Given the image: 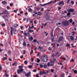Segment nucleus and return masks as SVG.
Here are the masks:
<instances>
[{
    "label": "nucleus",
    "mask_w": 77,
    "mask_h": 77,
    "mask_svg": "<svg viewBox=\"0 0 77 77\" xmlns=\"http://www.w3.org/2000/svg\"><path fill=\"white\" fill-rule=\"evenodd\" d=\"M8 59L10 61H12V60L11 59L9 58Z\"/></svg>",
    "instance_id": "nucleus-61"
},
{
    "label": "nucleus",
    "mask_w": 77,
    "mask_h": 77,
    "mask_svg": "<svg viewBox=\"0 0 77 77\" xmlns=\"http://www.w3.org/2000/svg\"><path fill=\"white\" fill-rule=\"evenodd\" d=\"M65 57H67V58H68V56H67V55H65Z\"/></svg>",
    "instance_id": "nucleus-62"
},
{
    "label": "nucleus",
    "mask_w": 77,
    "mask_h": 77,
    "mask_svg": "<svg viewBox=\"0 0 77 77\" xmlns=\"http://www.w3.org/2000/svg\"><path fill=\"white\" fill-rule=\"evenodd\" d=\"M35 8L36 9V10H40V8L36 7Z\"/></svg>",
    "instance_id": "nucleus-30"
},
{
    "label": "nucleus",
    "mask_w": 77,
    "mask_h": 77,
    "mask_svg": "<svg viewBox=\"0 0 77 77\" xmlns=\"http://www.w3.org/2000/svg\"><path fill=\"white\" fill-rule=\"evenodd\" d=\"M10 6H13V3H10Z\"/></svg>",
    "instance_id": "nucleus-49"
},
{
    "label": "nucleus",
    "mask_w": 77,
    "mask_h": 77,
    "mask_svg": "<svg viewBox=\"0 0 77 77\" xmlns=\"http://www.w3.org/2000/svg\"><path fill=\"white\" fill-rule=\"evenodd\" d=\"M49 3H50V2H49L45 4H43V6H46V5H47L49 4Z\"/></svg>",
    "instance_id": "nucleus-14"
},
{
    "label": "nucleus",
    "mask_w": 77,
    "mask_h": 77,
    "mask_svg": "<svg viewBox=\"0 0 77 77\" xmlns=\"http://www.w3.org/2000/svg\"><path fill=\"white\" fill-rule=\"evenodd\" d=\"M10 29H11L10 31L12 35V36H13V34L12 33V32H13V30H14V28H12V26H11L10 27Z\"/></svg>",
    "instance_id": "nucleus-5"
},
{
    "label": "nucleus",
    "mask_w": 77,
    "mask_h": 77,
    "mask_svg": "<svg viewBox=\"0 0 77 77\" xmlns=\"http://www.w3.org/2000/svg\"><path fill=\"white\" fill-rule=\"evenodd\" d=\"M2 3L4 5H5V4H6V1H3L2 2Z\"/></svg>",
    "instance_id": "nucleus-17"
},
{
    "label": "nucleus",
    "mask_w": 77,
    "mask_h": 77,
    "mask_svg": "<svg viewBox=\"0 0 77 77\" xmlns=\"http://www.w3.org/2000/svg\"><path fill=\"white\" fill-rule=\"evenodd\" d=\"M23 66H19V69L17 70V73L18 74H20L22 72L24 71V69H22Z\"/></svg>",
    "instance_id": "nucleus-1"
},
{
    "label": "nucleus",
    "mask_w": 77,
    "mask_h": 77,
    "mask_svg": "<svg viewBox=\"0 0 77 77\" xmlns=\"http://www.w3.org/2000/svg\"><path fill=\"white\" fill-rule=\"evenodd\" d=\"M5 76H6V77H9V75H7V73H5Z\"/></svg>",
    "instance_id": "nucleus-43"
},
{
    "label": "nucleus",
    "mask_w": 77,
    "mask_h": 77,
    "mask_svg": "<svg viewBox=\"0 0 77 77\" xmlns=\"http://www.w3.org/2000/svg\"><path fill=\"white\" fill-rule=\"evenodd\" d=\"M70 15V12L68 13L67 14V16Z\"/></svg>",
    "instance_id": "nucleus-36"
},
{
    "label": "nucleus",
    "mask_w": 77,
    "mask_h": 77,
    "mask_svg": "<svg viewBox=\"0 0 77 77\" xmlns=\"http://www.w3.org/2000/svg\"><path fill=\"white\" fill-rule=\"evenodd\" d=\"M43 68H45V69H46V68H47V66L46 65H44L43 66Z\"/></svg>",
    "instance_id": "nucleus-21"
},
{
    "label": "nucleus",
    "mask_w": 77,
    "mask_h": 77,
    "mask_svg": "<svg viewBox=\"0 0 77 77\" xmlns=\"http://www.w3.org/2000/svg\"><path fill=\"white\" fill-rule=\"evenodd\" d=\"M50 63H51V64H52V63H53V61H50Z\"/></svg>",
    "instance_id": "nucleus-51"
},
{
    "label": "nucleus",
    "mask_w": 77,
    "mask_h": 77,
    "mask_svg": "<svg viewBox=\"0 0 77 77\" xmlns=\"http://www.w3.org/2000/svg\"><path fill=\"white\" fill-rule=\"evenodd\" d=\"M8 53L9 54H11V53H12V52L11 51H8Z\"/></svg>",
    "instance_id": "nucleus-26"
},
{
    "label": "nucleus",
    "mask_w": 77,
    "mask_h": 77,
    "mask_svg": "<svg viewBox=\"0 0 77 77\" xmlns=\"http://www.w3.org/2000/svg\"><path fill=\"white\" fill-rule=\"evenodd\" d=\"M40 48V49L39 50H40V51H43V48H42V47H41L40 46H39L38 47V49H39Z\"/></svg>",
    "instance_id": "nucleus-11"
},
{
    "label": "nucleus",
    "mask_w": 77,
    "mask_h": 77,
    "mask_svg": "<svg viewBox=\"0 0 77 77\" xmlns=\"http://www.w3.org/2000/svg\"><path fill=\"white\" fill-rule=\"evenodd\" d=\"M40 62V60L38 58L37 59V63H39Z\"/></svg>",
    "instance_id": "nucleus-29"
},
{
    "label": "nucleus",
    "mask_w": 77,
    "mask_h": 77,
    "mask_svg": "<svg viewBox=\"0 0 77 77\" xmlns=\"http://www.w3.org/2000/svg\"><path fill=\"white\" fill-rule=\"evenodd\" d=\"M74 72L75 74H76V73H77V71L76 70H74Z\"/></svg>",
    "instance_id": "nucleus-38"
},
{
    "label": "nucleus",
    "mask_w": 77,
    "mask_h": 77,
    "mask_svg": "<svg viewBox=\"0 0 77 77\" xmlns=\"http://www.w3.org/2000/svg\"><path fill=\"white\" fill-rule=\"evenodd\" d=\"M23 34L25 35V36H27V32H23Z\"/></svg>",
    "instance_id": "nucleus-22"
},
{
    "label": "nucleus",
    "mask_w": 77,
    "mask_h": 77,
    "mask_svg": "<svg viewBox=\"0 0 77 77\" xmlns=\"http://www.w3.org/2000/svg\"><path fill=\"white\" fill-rule=\"evenodd\" d=\"M20 14H23V11H20Z\"/></svg>",
    "instance_id": "nucleus-63"
},
{
    "label": "nucleus",
    "mask_w": 77,
    "mask_h": 77,
    "mask_svg": "<svg viewBox=\"0 0 77 77\" xmlns=\"http://www.w3.org/2000/svg\"><path fill=\"white\" fill-rule=\"evenodd\" d=\"M39 66H40V68H43V67L44 66L42 64H39Z\"/></svg>",
    "instance_id": "nucleus-25"
},
{
    "label": "nucleus",
    "mask_w": 77,
    "mask_h": 77,
    "mask_svg": "<svg viewBox=\"0 0 77 77\" xmlns=\"http://www.w3.org/2000/svg\"><path fill=\"white\" fill-rule=\"evenodd\" d=\"M27 63H28L27 61L26 60L25 61H24L25 64H27Z\"/></svg>",
    "instance_id": "nucleus-35"
},
{
    "label": "nucleus",
    "mask_w": 77,
    "mask_h": 77,
    "mask_svg": "<svg viewBox=\"0 0 77 77\" xmlns=\"http://www.w3.org/2000/svg\"><path fill=\"white\" fill-rule=\"evenodd\" d=\"M71 3L72 5H73L74 4V2L73 1H72L71 2Z\"/></svg>",
    "instance_id": "nucleus-24"
},
{
    "label": "nucleus",
    "mask_w": 77,
    "mask_h": 77,
    "mask_svg": "<svg viewBox=\"0 0 77 77\" xmlns=\"http://www.w3.org/2000/svg\"><path fill=\"white\" fill-rule=\"evenodd\" d=\"M62 14L64 15V14H65V13L63 12V11H62Z\"/></svg>",
    "instance_id": "nucleus-55"
},
{
    "label": "nucleus",
    "mask_w": 77,
    "mask_h": 77,
    "mask_svg": "<svg viewBox=\"0 0 77 77\" xmlns=\"http://www.w3.org/2000/svg\"><path fill=\"white\" fill-rule=\"evenodd\" d=\"M17 65V62L15 61L14 63L12 64V66H13L14 65Z\"/></svg>",
    "instance_id": "nucleus-15"
},
{
    "label": "nucleus",
    "mask_w": 77,
    "mask_h": 77,
    "mask_svg": "<svg viewBox=\"0 0 77 77\" xmlns=\"http://www.w3.org/2000/svg\"><path fill=\"white\" fill-rule=\"evenodd\" d=\"M41 11H44V8H42Z\"/></svg>",
    "instance_id": "nucleus-54"
},
{
    "label": "nucleus",
    "mask_w": 77,
    "mask_h": 77,
    "mask_svg": "<svg viewBox=\"0 0 77 77\" xmlns=\"http://www.w3.org/2000/svg\"><path fill=\"white\" fill-rule=\"evenodd\" d=\"M37 49V48L35 47V49H34V50H35V51H36Z\"/></svg>",
    "instance_id": "nucleus-56"
},
{
    "label": "nucleus",
    "mask_w": 77,
    "mask_h": 77,
    "mask_svg": "<svg viewBox=\"0 0 77 77\" xmlns=\"http://www.w3.org/2000/svg\"><path fill=\"white\" fill-rule=\"evenodd\" d=\"M28 30L29 32H34V30H30V27H29Z\"/></svg>",
    "instance_id": "nucleus-13"
},
{
    "label": "nucleus",
    "mask_w": 77,
    "mask_h": 77,
    "mask_svg": "<svg viewBox=\"0 0 77 77\" xmlns=\"http://www.w3.org/2000/svg\"><path fill=\"white\" fill-rule=\"evenodd\" d=\"M37 42V40H36V39H34L33 40V42Z\"/></svg>",
    "instance_id": "nucleus-37"
},
{
    "label": "nucleus",
    "mask_w": 77,
    "mask_h": 77,
    "mask_svg": "<svg viewBox=\"0 0 77 77\" xmlns=\"http://www.w3.org/2000/svg\"><path fill=\"white\" fill-rule=\"evenodd\" d=\"M63 37L62 36H60L58 39V42H60L61 41H62V40H63Z\"/></svg>",
    "instance_id": "nucleus-4"
},
{
    "label": "nucleus",
    "mask_w": 77,
    "mask_h": 77,
    "mask_svg": "<svg viewBox=\"0 0 77 77\" xmlns=\"http://www.w3.org/2000/svg\"><path fill=\"white\" fill-rule=\"evenodd\" d=\"M47 66H53V64H51L50 63L48 62V63Z\"/></svg>",
    "instance_id": "nucleus-8"
},
{
    "label": "nucleus",
    "mask_w": 77,
    "mask_h": 77,
    "mask_svg": "<svg viewBox=\"0 0 77 77\" xmlns=\"http://www.w3.org/2000/svg\"><path fill=\"white\" fill-rule=\"evenodd\" d=\"M23 46H26V43L25 42H24L23 43Z\"/></svg>",
    "instance_id": "nucleus-23"
},
{
    "label": "nucleus",
    "mask_w": 77,
    "mask_h": 77,
    "mask_svg": "<svg viewBox=\"0 0 77 77\" xmlns=\"http://www.w3.org/2000/svg\"><path fill=\"white\" fill-rule=\"evenodd\" d=\"M29 40H33V37L32 36L30 37V36H29Z\"/></svg>",
    "instance_id": "nucleus-20"
},
{
    "label": "nucleus",
    "mask_w": 77,
    "mask_h": 77,
    "mask_svg": "<svg viewBox=\"0 0 77 77\" xmlns=\"http://www.w3.org/2000/svg\"><path fill=\"white\" fill-rule=\"evenodd\" d=\"M51 71L52 72H53L54 71V69H51Z\"/></svg>",
    "instance_id": "nucleus-31"
},
{
    "label": "nucleus",
    "mask_w": 77,
    "mask_h": 77,
    "mask_svg": "<svg viewBox=\"0 0 77 77\" xmlns=\"http://www.w3.org/2000/svg\"><path fill=\"white\" fill-rule=\"evenodd\" d=\"M43 74H46V72H45V71H43Z\"/></svg>",
    "instance_id": "nucleus-42"
},
{
    "label": "nucleus",
    "mask_w": 77,
    "mask_h": 77,
    "mask_svg": "<svg viewBox=\"0 0 77 77\" xmlns=\"http://www.w3.org/2000/svg\"><path fill=\"white\" fill-rule=\"evenodd\" d=\"M42 60L43 62H47L48 60V57L46 55H44L42 56Z\"/></svg>",
    "instance_id": "nucleus-2"
},
{
    "label": "nucleus",
    "mask_w": 77,
    "mask_h": 77,
    "mask_svg": "<svg viewBox=\"0 0 77 77\" xmlns=\"http://www.w3.org/2000/svg\"><path fill=\"white\" fill-rule=\"evenodd\" d=\"M4 60H7V58L4 57Z\"/></svg>",
    "instance_id": "nucleus-58"
},
{
    "label": "nucleus",
    "mask_w": 77,
    "mask_h": 77,
    "mask_svg": "<svg viewBox=\"0 0 77 77\" xmlns=\"http://www.w3.org/2000/svg\"><path fill=\"white\" fill-rule=\"evenodd\" d=\"M32 67V66L30 65L29 66V68H31Z\"/></svg>",
    "instance_id": "nucleus-48"
},
{
    "label": "nucleus",
    "mask_w": 77,
    "mask_h": 77,
    "mask_svg": "<svg viewBox=\"0 0 77 77\" xmlns=\"http://www.w3.org/2000/svg\"><path fill=\"white\" fill-rule=\"evenodd\" d=\"M73 44H72L71 45H72V47L74 48V47H76L75 46H73Z\"/></svg>",
    "instance_id": "nucleus-47"
},
{
    "label": "nucleus",
    "mask_w": 77,
    "mask_h": 77,
    "mask_svg": "<svg viewBox=\"0 0 77 77\" xmlns=\"http://www.w3.org/2000/svg\"><path fill=\"white\" fill-rule=\"evenodd\" d=\"M66 46L67 47H69L70 46V45L69 44H66Z\"/></svg>",
    "instance_id": "nucleus-46"
},
{
    "label": "nucleus",
    "mask_w": 77,
    "mask_h": 77,
    "mask_svg": "<svg viewBox=\"0 0 77 77\" xmlns=\"http://www.w3.org/2000/svg\"><path fill=\"white\" fill-rule=\"evenodd\" d=\"M54 77H57V75L56 74H54Z\"/></svg>",
    "instance_id": "nucleus-57"
},
{
    "label": "nucleus",
    "mask_w": 77,
    "mask_h": 77,
    "mask_svg": "<svg viewBox=\"0 0 77 77\" xmlns=\"http://www.w3.org/2000/svg\"><path fill=\"white\" fill-rule=\"evenodd\" d=\"M30 74H31V72H29V73H27L25 75L26 77H28L30 76Z\"/></svg>",
    "instance_id": "nucleus-6"
},
{
    "label": "nucleus",
    "mask_w": 77,
    "mask_h": 77,
    "mask_svg": "<svg viewBox=\"0 0 77 77\" xmlns=\"http://www.w3.org/2000/svg\"><path fill=\"white\" fill-rule=\"evenodd\" d=\"M33 72H36V70L35 69H34L33 70Z\"/></svg>",
    "instance_id": "nucleus-50"
},
{
    "label": "nucleus",
    "mask_w": 77,
    "mask_h": 77,
    "mask_svg": "<svg viewBox=\"0 0 77 77\" xmlns=\"http://www.w3.org/2000/svg\"><path fill=\"white\" fill-rule=\"evenodd\" d=\"M53 38H52L51 39L52 42H53L54 41V37H53Z\"/></svg>",
    "instance_id": "nucleus-33"
},
{
    "label": "nucleus",
    "mask_w": 77,
    "mask_h": 77,
    "mask_svg": "<svg viewBox=\"0 0 77 77\" xmlns=\"http://www.w3.org/2000/svg\"><path fill=\"white\" fill-rule=\"evenodd\" d=\"M7 9H10V7H9V6H7Z\"/></svg>",
    "instance_id": "nucleus-40"
},
{
    "label": "nucleus",
    "mask_w": 77,
    "mask_h": 77,
    "mask_svg": "<svg viewBox=\"0 0 77 77\" xmlns=\"http://www.w3.org/2000/svg\"><path fill=\"white\" fill-rule=\"evenodd\" d=\"M33 59H34V58H32L31 59V60H32V62H33V61L34 60Z\"/></svg>",
    "instance_id": "nucleus-59"
},
{
    "label": "nucleus",
    "mask_w": 77,
    "mask_h": 77,
    "mask_svg": "<svg viewBox=\"0 0 77 77\" xmlns=\"http://www.w3.org/2000/svg\"><path fill=\"white\" fill-rule=\"evenodd\" d=\"M28 11H29V12H30L31 11H32V10L31 8H29L28 9Z\"/></svg>",
    "instance_id": "nucleus-32"
},
{
    "label": "nucleus",
    "mask_w": 77,
    "mask_h": 77,
    "mask_svg": "<svg viewBox=\"0 0 77 77\" xmlns=\"http://www.w3.org/2000/svg\"><path fill=\"white\" fill-rule=\"evenodd\" d=\"M0 71H2V65L0 64Z\"/></svg>",
    "instance_id": "nucleus-44"
},
{
    "label": "nucleus",
    "mask_w": 77,
    "mask_h": 77,
    "mask_svg": "<svg viewBox=\"0 0 77 77\" xmlns=\"http://www.w3.org/2000/svg\"><path fill=\"white\" fill-rule=\"evenodd\" d=\"M68 21H69V22H70V23H72L73 21L72 19H70V20H69Z\"/></svg>",
    "instance_id": "nucleus-19"
},
{
    "label": "nucleus",
    "mask_w": 77,
    "mask_h": 77,
    "mask_svg": "<svg viewBox=\"0 0 77 77\" xmlns=\"http://www.w3.org/2000/svg\"><path fill=\"white\" fill-rule=\"evenodd\" d=\"M70 40L71 41H73V40H74V37H73V36H70Z\"/></svg>",
    "instance_id": "nucleus-9"
},
{
    "label": "nucleus",
    "mask_w": 77,
    "mask_h": 77,
    "mask_svg": "<svg viewBox=\"0 0 77 77\" xmlns=\"http://www.w3.org/2000/svg\"><path fill=\"white\" fill-rule=\"evenodd\" d=\"M1 26H5V23H4L3 24H2Z\"/></svg>",
    "instance_id": "nucleus-45"
},
{
    "label": "nucleus",
    "mask_w": 77,
    "mask_h": 77,
    "mask_svg": "<svg viewBox=\"0 0 77 77\" xmlns=\"http://www.w3.org/2000/svg\"><path fill=\"white\" fill-rule=\"evenodd\" d=\"M62 4H63V5H64V2L63 1H62L59 3V5H61Z\"/></svg>",
    "instance_id": "nucleus-12"
},
{
    "label": "nucleus",
    "mask_w": 77,
    "mask_h": 77,
    "mask_svg": "<svg viewBox=\"0 0 77 77\" xmlns=\"http://www.w3.org/2000/svg\"><path fill=\"white\" fill-rule=\"evenodd\" d=\"M43 72H40V75H43Z\"/></svg>",
    "instance_id": "nucleus-27"
},
{
    "label": "nucleus",
    "mask_w": 77,
    "mask_h": 77,
    "mask_svg": "<svg viewBox=\"0 0 77 77\" xmlns=\"http://www.w3.org/2000/svg\"><path fill=\"white\" fill-rule=\"evenodd\" d=\"M65 75L63 74H62L61 75V77H65Z\"/></svg>",
    "instance_id": "nucleus-39"
},
{
    "label": "nucleus",
    "mask_w": 77,
    "mask_h": 77,
    "mask_svg": "<svg viewBox=\"0 0 77 77\" xmlns=\"http://www.w3.org/2000/svg\"><path fill=\"white\" fill-rule=\"evenodd\" d=\"M29 35H30V33L29 32H28L27 33V36H29Z\"/></svg>",
    "instance_id": "nucleus-41"
},
{
    "label": "nucleus",
    "mask_w": 77,
    "mask_h": 77,
    "mask_svg": "<svg viewBox=\"0 0 77 77\" xmlns=\"http://www.w3.org/2000/svg\"><path fill=\"white\" fill-rule=\"evenodd\" d=\"M35 77H39V75H36V76H35Z\"/></svg>",
    "instance_id": "nucleus-60"
},
{
    "label": "nucleus",
    "mask_w": 77,
    "mask_h": 77,
    "mask_svg": "<svg viewBox=\"0 0 77 77\" xmlns=\"http://www.w3.org/2000/svg\"><path fill=\"white\" fill-rule=\"evenodd\" d=\"M4 13L6 14H7V15H8V14H9V12H8V11H7V10H4Z\"/></svg>",
    "instance_id": "nucleus-10"
},
{
    "label": "nucleus",
    "mask_w": 77,
    "mask_h": 77,
    "mask_svg": "<svg viewBox=\"0 0 77 77\" xmlns=\"http://www.w3.org/2000/svg\"><path fill=\"white\" fill-rule=\"evenodd\" d=\"M68 12H73L74 11V9H73L70 8V9H69L68 10Z\"/></svg>",
    "instance_id": "nucleus-7"
},
{
    "label": "nucleus",
    "mask_w": 77,
    "mask_h": 77,
    "mask_svg": "<svg viewBox=\"0 0 77 77\" xmlns=\"http://www.w3.org/2000/svg\"><path fill=\"white\" fill-rule=\"evenodd\" d=\"M62 59H63L64 60H66V58L65 57H63L61 58Z\"/></svg>",
    "instance_id": "nucleus-34"
},
{
    "label": "nucleus",
    "mask_w": 77,
    "mask_h": 77,
    "mask_svg": "<svg viewBox=\"0 0 77 77\" xmlns=\"http://www.w3.org/2000/svg\"><path fill=\"white\" fill-rule=\"evenodd\" d=\"M54 1H51L50 2V3H56V2H57V1H58L59 0H54Z\"/></svg>",
    "instance_id": "nucleus-18"
},
{
    "label": "nucleus",
    "mask_w": 77,
    "mask_h": 77,
    "mask_svg": "<svg viewBox=\"0 0 77 77\" xmlns=\"http://www.w3.org/2000/svg\"><path fill=\"white\" fill-rule=\"evenodd\" d=\"M73 53H76V51L75 50L73 51Z\"/></svg>",
    "instance_id": "nucleus-52"
},
{
    "label": "nucleus",
    "mask_w": 77,
    "mask_h": 77,
    "mask_svg": "<svg viewBox=\"0 0 77 77\" xmlns=\"http://www.w3.org/2000/svg\"><path fill=\"white\" fill-rule=\"evenodd\" d=\"M3 51V50L2 49H0V52H2V51Z\"/></svg>",
    "instance_id": "nucleus-64"
},
{
    "label": "nucleus",
    "mask_w": 77,
    "mask_h": 77,
    "mask_svg": "<svg viewBox=\"0 0 77 77\" xmlns=\"http://www.w3.org/2000/svg\"><path fill=\"white\" fill-rule=\"evenodd\" d=\"M62 24L63 26H68L69 24V22L67 21H64L62 22Z\"/></svg>",
    "instance_id": "nucleus-3"
},
{
    "label": "nucleus",
    "mask_w": 77,
    "mask_h": 77,
    "mask_svg": "<svg viewBox=\"0 0 77 77\" xmlns=\"http://www.w3.org/2000/svg\"><path fill=\"white\" fill-rule=\"evenodd\" d=\"M20 58H21V59H23V56H21L20 57Z\"/></svg>",
    "instance_id": "nucleus-53"
},
{
    "label": "nucleus",
    "mask_w": 77,
    "mask_h": 77,
    "mask_svg": "<svg viewBox=\"0 0 77 77\" xmlns=\"http://www.w3.org/2000/svg\"><path fill=\"white\" fill-rule=\"evenodd\" d=\"M2 18H3L4 19V20L5 21H8V19H7V20H6V18H5V16H4V15L2 16Z\"/></svg>",
    "instance_id": "nucleus-16"
},
{
    "label": "nucleus",
    "mask_w": 77,
    "mask_h": 77,
    "mask_svg": "<svg viewBox=\"0 0 77 77\" xmlns=\"http://www.w3.org/2000/svg\"><path fill=\"white\" fill-rule=\"evenodd\" d=\"M32 54H33V50H31V51L30 53V54L31 55Z\"/></svg>",
    "instance_id": "nucleus-28"
}]
</instances>
